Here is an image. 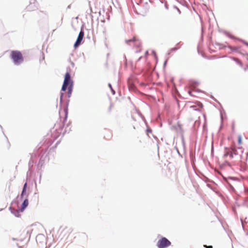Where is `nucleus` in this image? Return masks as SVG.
<instances>
[{
  "instance_id": "1",
  "label": "nucleus",
  "mask_w": 248,
  "mask_h": 248,
  "mask_svg": "<svg viewBox=\"0 0 248 248\" xmlns=\"http://www.w3.org/2000/svg\"><path fill=\"white\" fill-rule=\"evenodd\" d=\"M238 149L240 151L239 153L237 151V150L235 147L232 146L231 147V151H230L229 150L226 149L224 155V156L225 157H227L228 156H229L230 158H232L234 157V156L239 155L240 156V157L241 158L242 154L243 153V149L241 147L238 148Z\"/></svg>"
},
{
  "instance_id": "2",
  "label": "nucleus",
  "mask_w": 248,
  "mask_h": 248,
  "mask_svg": "<svg viewBox=\"0 0 248 248\" xmlns=\"http://www.w3.org/2000/svg\"><path fill=\"white\" fill-rule=\"evenodd\" d=\"M10 56L15 64H19L23 61V57L21 52L13 50L11 52Z\"/></svg>"
},
{
  "instance_id": "3",
  "label": "nucleus",
  "mask_w": 248,
  "mask_h": 248,
  "mask_svg": "<svg viewBox=\"0 0 248 248\" xmlns=\"http://www.w3.org/2000/svg\"><path fill=\"white\" fill-rule=\"evenodd\" d=\"M171 245V242L166 237H162L157 243L158 248H166Z\"/></svg>"
},
{
  "instance_id": "4",
  "label": "nucleus",
  "mask_w": 248,
  "mask_h": 248,
  "mask_svg": "<svg viewBox=\"0 0 248 248\" xmlns=\"http://www.w3.org/2000/svg\"><path fill=\"white\" fill-rule=\"evenodd\" d=\"M71 84L73 85V81L71 79L70 75L68 72L65 74L63 83L62 88V91H65L67 88L68 86H69Z\"/></svg>"
},
{
  "instance_id": "5",
  "label": "nucleus",
  "mask_w": 248,
  "mask_h": 248,
  "mask_svg": "<svg viewBox=\"0 0 248 248\" xmlns=\"http://www.w3.org/2000/svg\"><path fill=\"white\" fill-rule=\"evenodd\" d=\"M84 36V32L82 30H81L78 35L77 41L74 44L75 47H77L80 45V44L83 39Z\"/></svg>"
},
{
  "instance_id": "6",
  "label": "nucleus",
  "mask_w": 248,
  "mask_h": 248,
  "mask_svg": "<svg viewBox=\"0 0 248 248\" xmlns=\"http://www.w3.org/2000/svg\"><path fill=\"white\" fill-rule=\"evenodd\" d=\"M127 44H130L131 42L135 43L137 45H139L140 44V42L138 39H137L136 37H133L132 39H129L125 41Z\"/></svg>"
},
{
  "instance_id": "7",
  "label": "nucleus",
  "mask_w": 248,
  "mask_h": 248,
  "mask_svg": "<svg viewBox=\"0 0 248 248\" xmlns=\"http://www.w3.org/2000/svg\"><path fill=\"white\" fill-rule=\"evenodd\" d=\"M28 204L29 202L28 199H26L23 202L22 204L21 209V211H23L28 206Z\"/></svg>"
},
{
  "instance_id": "8",
  "label": "nucleus",
  "mask_w": 248,
  "mask_h": 248,
  "mask_svg": "<svg viewBox=\"0 0 248 248\" xmlns=\"http://www.w3.org/2000/svg\"><path fill=\"white\" fill-rule=\"evenodd\" d=\"M72 87H73V85H72V84H71L68 87V95L69 97H70L71 93H72Z\"/></svg>"
},
{
  "instance_id": "9",
  "label": "nucleus",
  "mask_w": 248,
  "mask_h": 248,
  "mask_svg": "<svg viewBox=\"0 0 248 248\" xmlns=\"http://www.w3.org/2000/svg\"><path fill=\"white\" fill-rule=\"evenodd\" d=\"M27 186V183H26L24 184V186H23V190H22V193H21V197H22L24 195V193L26 191V189Z\"/></svg>"
},
{
  "instance_id": "10",
  "label": "nucleus",
  "mask_w": 248,
  "mask_h": 248,
  "mask_svg": "<svg viewBox=\"0 0 248 248\" xmlns=\"http://www.w3.org/2000/svg\"><path fill=\"white\" fill-rule=\"evenodd\" d=\"M238 143L239 145H241L242 143V138L241 136H239L238 137Z\"/></svg>"
},
{
  "instance_id": "11",
  "label": "nucleus",
  "mask_w": 248,
  "mask_h": 248,
  "mask_svg": "<svg viewBox=\"0 0 248 248\" xmlns=\"http://www.w3.org/2000/svg\"><path fill=\"white\" fill-rule=\"evenodd\" d=\"M108 86H109V88H110V89L111 90L112 92H113V94H114L115 92H114V91L112 89L111 84H108Z\"/></svg>"
},
{
  "instance_id": "12",
  "label": "nucleus",
  "mask_w": 248,
  "mask_h": 248,
  "mask_svg": "<svg viewBox=\"0 0 248 248\" xmlns=\"http://www.w3.org/2000/svg\"><path fill=\"white\" fill-rule=\"evenodd\" d=\"M204 247H205L206 248H213L212 246H207L206 245H204Z\"/></svg>"
},
{
  "instance_id": "13",
  "label": "nucleus",
  "mask_w": 248,
  "mask_h": 248,
  "mask_svg": "<svg viewBox=\"0 0 248 248\" xmlns=\"http://www.w3.org/2000/svg\"><path fill=\"white\" fill-rule=\"evenodd\" d=\"M188 93H189L190 95H192V94H191V93H192V92H191V91H188Z\"/></svg>"
},
{
  "instance_id": "14",
  "label": "nucleus",
  "mask_w": 248,
  "mask_h": 248,
  "mask_svg": "<svg viewBox=\"0 0 248 248\" xmlns=\"http://www.w3.org/2000/svg\"><path fill=\"white\" fill-rule=\"evenodd\" d=\"M62 95H63V93H61V100H62Z\"/></svg>"
}]
</instances>
